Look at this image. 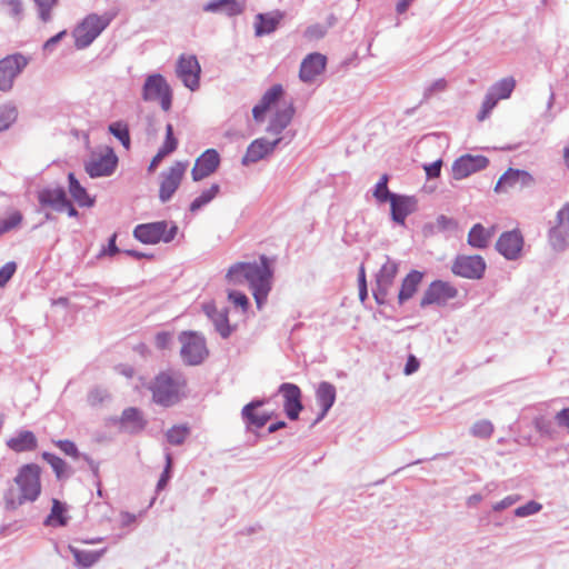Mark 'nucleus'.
<instances>
[{
    "instance_id": "f257e3e1",
    "label": "nucleus",
    "mask_w": 569,
    "mask_h": 569,
    "mask_svg": "<svg viewBox=\"0 0 569 569\" xmlns=\"http://www.w3.org/2000/svg\"><path fill=\"white\" fill-rule=\"evenodd\" d=\"M272 277L271 262L264 254H261L258 261L233 263L226 274L228 282L234 286L248 284L258 309L267 301L272 288Z\"/></svg>"
},
{
    "instance_id": "f03ea898",
    "label": "nucleus",
    "mask_w": 569,
    "mask_h": 569,
    "mask_svg": "<svg viewBox=\"0 0 569 569\" xmlns=\"http://www.w3.org/2000/svg\"><path fill=\"white\" fill-rule=\"evenodd\" d=\"M40 475L38 465H23L14 478L18 488L11 487L4 493L6 508L14 510L26 502L36 501L41 492Z\"/></svg>"
},
{
    "instance_id": "7ed1b4c3",
    "label": "nucleus",
    "mask_w": 569,
    "mask_h": 569,
    "mask_svg": "<svg viewBox=\"0 0 569 569\" xmlns=\"http://www.w3.org/2000/svg\"><path fill=\"white\" fill-rule=\"evenodd\" d=\"M186 387L187 378L180 370L161 371L150 385L152 400L161 407H172L182 399Z\"/></svg>"
},
{
    "instance_id": "20e7f679",
    "label": "nucleus",
    "mask_w": 569,
    "mask_h": 569,
    "mask_svg": "<svg viewBox=\"0 0 569 569\" xmlns=\"http://www.w3.org/2000/svg\"><path fill=\"white\" fill-rule=\"evenodd\" d=\"M141 99L144 102H158L164 112L172 107L173 91L161 73L148 74L141 88Z\"/></svg>"
},
{
    "instance_id": "39448f33",
    "label": "nucleus",
    "mask_w": 569,
    "mask_h": 569,
    "mask_svg": "<svg viewBox=\"0 0 569 569\" xmlns=\"http://www.w3.org/2000/svg\"><path fill=\"white\" fill-rule=\"evenodd\" d=\"M177 233L178 226L166 220L141 223L133 229V237L144 244L169 243Z\"/></svg>"
},
{
    "instance_id": "423d86ee",
    "label": "nucleus",
    "mask_w": 569,
    "mask_h": 569,
    "mask_svg": "<svg viewBox=\"0 0 569 569\" xmlns=\"http://www.w3.org/2000/svg\"><path fill=\"white\" fill-rule=\"evenodd\" d=\"M181 343L180 357L187 366H199L209 356L206 339L196 331H182L178 337Z\"/></svg>"
},
{
    "instance_id": "0eeeda50",
    "label": "nucleus",
    "mask_w": 569,
    "mask_h": 569,
    "mask_svg": "<svg viewBox=\"0 0 569 569\" xmlns=\"http://www.w3.org/2000/svg\"><path fill=\"white\" fill-rule=\"evenodd\" d=\"M30 58L22 53L8 54L0 60V91L10 92L16 79L29 64Z\"/></svg>"
},
{
    "instance_id": "6e6552de",
    "label": "nucleus",
    "mask_w": 569,
    "mask_h": 569,
    "mask_svg": "<svg viewBox=\"0 0 569 569\" xmlns=\"http://www.w3.org/2000/svg\"><path fill=\"white\" fill-rule=\"evenodd\" d=\"M398 273V262L387 257L386 262L381 266L376 274V284L372 289L375 300L378 305H386Z\"/></svg>"
},
{
    "instance_id": "1a4fd4ad",
    "label": "nucleus",
    "mask_w": 569,
    "mask_h": 569,
    "mask_svg": "<svg viewBox=\"0 0 569 569\" xmlns=\"http://www.w3.org/2000/svg\"><path fill=\"white\" fill-rule=\"evenodd\" d=\"M118 157L113 149L106 147L101 152H93L84 163V170L91 178L108 177L113 173Z\"/></svg>"
},
{
    "instance_id": "9d476101",
    "label": "nucleus",
    "mask_w": 569,
    "mask_h": 569,
    "mask_svg": "<svg viewBox=\"0 0 569 569\" xmlns=\"http://www.w3.org/2000/svg\"><path fill=\"white\" fill-rule=\"evenodd\" d=\"M549 229V242L553 250L565 251L569 234V202H566L557 212Z\"/></svg>"
},
{
    "instance_id": "9b49d317",
    "label": "nucleus",
    "mask_w": 569,
    "mask_h": 569,
    "mask_svg": "<svg viewBox=\"0 0 569 569\" xmlns=\"http://www.w3.org/2000/svg\"><path fill=\"white\" fill-rule=\"evenodd\" d=\"M458 290L451 283L435 280L425 290L420 300V307L426 308L431 305L445 306L449 300L455 299Z\"/></svg>"
},
{
    "instance_id": "f8f14e48",
    "label": "nucleus",
    "mask_w": 569,
    "mask_h": 569,
    "mask_svg": "<svg viewBox=\"0 0 569 569\" xmlns=\"http://www.w3.org/2000/svg\"><path fill=\"white\" fill-rule=\"evenodd\" d=\"M489 160L481 154L466 153L457 158L451 166V174L455 180H462L488 167Z\"/></svg>"
},
{
    "instance_id": "ddd939ff",
    "label": "nucleus",
    "mask_w": 569,
    "mask_h": 569,
    "mask_svg": "<svg viewBox=\"0 0 569 569\" xmlns=\"http://www.w3.org/2000/svg\"><path fill=\"white\" fill-rule=\"evenodd\" d=\"M186 169L187 163L177 161L167 171L161 172L159 199L162 203L168 202L172 198L181 183Z\"/></svg>"
},
{
    "instance_id": "4468645a",
    "label": "nucleus",
    "mask_w": 569,
    "mask_h": 569,
    "mask_svg": "<svg viewBox=\"0 0 569 569\" xmlns=\"http://www.w3.org/2000/svg\"><path fill=\"white\" fill-rule=\"evenodd\" d=\"M451 270L466 279H480L486 271V261L481 256H458Z\"/></svg>"
},
{
    "instance_id": "2eb2a0df",
    "label": "nucleus",
    "mask_w": 569,
    "mask_h": 569,
    "mask_svg": "<svg viewBox=\"0 0 569 569\" xmlns=\"http://www.w3.org/2000/svg\"><path fill=\"white\" fill-rule=\"evenodd\" d=\"M176 72L188 89L194 91L199 88L201 68L194 56L182 54L178 60Z\"/></svg>"
},
{
    "instance_id": "dca6fc26",
    "label": "nucleus",
    "mask_w": 569,
    "mask_h": 569,
    "mask_svg": "<svg viewBox=\"0 0 569 569\" xmlns=\"http://www.w3.org/2000/svg\"><path fill=\"white\" fill-rule=\"evenodd\" d=\"M116 14L113 11H107L102 14H88L76 28L74 36H100L114 19Z\"/></svg>"
},
{
    "instance_id": "f3484780",
    "label": "nucleus",
    "mask_w": 569,
    "mask_h": 569,
    "mask_svg": "<svg viewBox=\"0 0 569 569\" xmlns=\"http://www.w3.org/2000/svg\"><path fill=\"white\" fill-rule=\"evenodd\" d=\"M389 203L391 220L401 227L406 226L407 217L418 210V199L415 196L398 193Z\"/></svg>"
},
{
    "instance_id": "a211bd4d",
    "label": "nucleus",
    "mask_w": 569,
    "mask_h": 569,
    "mask_svg": "<svg viewBox=\"0 0 569 569\" xmlns=\"http://www.w3.org/2000/svg\"><path fill=\"white\" fill-rule=\"evenodd\" d=\"M282 141V138L278 137L273 140L266 138H258L253 140L247 148L244 156L241 159L242 166H250L263 160L273 152L277 146Z\"/></svg>"
},
{
    "instance_id": "6ab92c4d",
    "label": "nucleus",
    "mask_w": 569,
    "mask_h": 569,
    "mask_svg": "<svg viewBox=\"0 0 569 569\" xmlns=\"http://www.w3.org/2000/svg\"><path fill=\"white\" fill-rule=\"evenodd\" d=\"M278 392L283 397V409L290 420H297L303 409L300 388L291 382H283L279 386Z\"/></svg>"
},
{
    "instance_id": "aec40b11",
    "label": "nucleus",
    "mask_w": 569,
    "mask_h": 569,
    "mask_svg": "<svg viewBox=\"0 0 569 569\" xmlns=\"http://www.w3.org/2000/svg\"><path fill=\"white\" fill-rule=\"evenodd\" d=\"M535 184V178L526 170L509 168L498 180L496 192H506L513 188H528Z\"/></svg>"
},
{
    "instance_id": "412c9836",
    "label": "nucleus",
    "mask_w": 569,
    "mask_h": 569,
    "mask_svg": "<svg viewBox=\"0 0 569 569\" xmlns=\"http://www.w3.org/2000/svg\"><path fill=\"white\" fill-rule=\"evenodd\" d=\"M220 154L216 149H207L196 160L191 170L193 181H201L217 171L220 166Z\"/></svg>"
},
{
    "instance_id": "4be33fe9",
    "label": "nucleus",
    "mask_w": 569,
    "mask_h": 569,
    "mask_svg": "<svg viewBox=\"0 0 569 569\" xmlns=\"http://www.w3.org/2000/svg\"><path fill=\"white\" fill-rule=\"evenodd\" d=\"M523 247V238L518 230L506 231L496 242L497 251L507 260H516Z\"/></svg>"
},
{
    "instance_id": "5701e85b",
    "label": "nucleus",
    "mask_w": 569,
    "mask_h": 569,
    "mask_svg": "<svg viewBox=\"0 0 569 569\" xmlns=\"http://www.w3.org/2000/svg\"><path fill=\"white\" fill-rule=\"evenodd\" d=\"M326 64V56L318 52L309 53L300 64V80L305 83L313 82L316 78L325 71Z\"/></svg>"
},
{
    "instance_id": "b1692460",
    "label": "nucleus",
    "mask_w": 569,
    "mask_h": 569,
    "mask_svg": "<svg viewBox=\"0 0 569 569\" xmlns=\"http://www.w3.org/2000/svg\"><path fill=\"white\" fill-rule=\"evenodd\" d=\"M67 192L62 187L43 188L38 192V201L42 207H50L58 212L64 211Z\"/></svg>"
},
{
    "instance_id": "393cba45",
    "label": "nucleus",
    "mask_w": 569,
    "mask_h": 569,
    "mask_svg": "<svg viewBox=\"0 0 569 569\" xmlns=\"http://www.w3.org/2000/svg\"><path fill=\"white\" fill-rule=\"evenodd\" d=\"M336 387L327 381H321L317 389H316V400L317 403L320 406L321 411L319 412L317 419L315 420L313 425L320 422L328 413V411L331 409L336 401Z\"/></svg>"
},
{
    "instance_id": "a878e982",
    "label": "nucleus",
    "mask_w": 569,
    "mask_h": 569,
    "mask_svg": "<svg viewBox=\"0 0 569 569\" xmlns=\"http://www.w3.org/2000/svg\"><path fill=\"white\" fill-rule=\"evenodd\" d=\"M120 428L131 435L139 433L147 426L142 412L134 407L127 408L122 411L120 417Z\"/></svg>"
},
{
    "instance_id": "bb28decb",
    "label": "nucleus",
    "mask_w": 569,
    "mask_h": 569,
    "mask_svg": "<svg viewBox=\"0 0 569 569\" xmlns=\"http://www.w3.org/2000/svg\"><path fill=\"white\" fill-rule=\"evenodd\" d=\"M244 8V0H211L203 6V10L206 12L224 14L228 17L242 13Z\"/></svg>"
},
{
    "instance_id": "cd10ccee",
    "label": "nucleus",
    "mask_w": 569,
    "mask_h": 569,
    "mask_svg": "<svg viewBox=\"0 0 569 569\" xmlns=\"http://www.w3.org/2000/svg\"><path fill=\"white\" fill-rule=\"evenodd\" d=\"M203 310L208 318L212 321L217 332L221 338L227 339L232 332V328L229 325L227 309L219 310L212 303L204 305Z\"/></svg>"
},
{
    "instance_id": "c85d7f7f",
    "label": "nucleus",
    "mask_w": 569,
    "mask_h": 569,
    "mask_svg": "<svg viewBox=\"0 0 569 569\" xmlns=\"http://www.w3.org/2000/svg\"><path fill=\"white\" fill-rule=\"evenodd\" d=\"M264 405V400H253L249 403H247L242 410L241 416L243 421L246 422L247 429H251L252 427L259 429L267 425V422L270 420L271 415L270 413H261L258 415L254 412V410L261 406Z\"/></svg>"
},
{
    "instance_id": "c756f323",
    "label": "nucleus",
    "mask_w": 569,
    "mask_h": 569,
    "mask_svg": "<svg viewBox=\"0 0 569 569\" xmlns=\"http://www.w3.org/2000/svg\"><path fill=\"white\" fill-rule=\"evenodd\" d=\"M295 114V107L292 103L278 109L269 121L267 132L273 136H279L291 122Z\"/></svg>"
},
{
    "instance_id": "7c9ffc66",
    "label": "nucleus",
    "mask_w": 569,
    "mask_h": 569,
    "mask_svg": "<svg viewBox=\"0 0 569 569\" xmlns=\"http://www.w3.org/2000/svg\"><path fill=\"white\" fill-rule=\"evenodd\" d=\"M423 272L418 270H411L402 280L401 288L398 293V302L399 305H403L406 301L410 300L418 290L422 279Z\"/></svg>"
},
{
    "instance_id": "2f4dec72",
    "label": "nucleus",
    "mask_w": 569,
    "mask_h": 569,
    "mask_svg": "<svg viewBox=\"0 0 569 569\" xmlns=\"http://www.w3.org/2000/svg\"><path fill=\"white\" fill-rule=\"evenodd\" d=\"M282 18L283 14L280 11L257 14L254 21L256 36L274 32Z\"/></svg>"
},
{
    "instance_id": "473e14b6",
    "label": "nucleus",
    "mask_w": 569,
    "mask_h": 569,
    "mask_svg": "<svg viewBox=\"0 0 569 569\" xmlns=\"http://www.w3.org/2000/svg\"><path fill=\"white\" fill-rule=\"evenodd\" d=\"M7 446L16 452L34 450L38 446L37 438L32 431L22 430L7 441Z\"/></svg>"
},
{
    "instance_id": "72a5a7b5",
    "label": "nucleus",
    "mask_w": 569,
    "mask_h": 569,
    "mask_svg": "<svg viewBox=\"0 0 569 569\" xmlns=\"http://www.w3.org/2000/svg\"><path fill=\"white\" fill-rule=\"evenodd\" d=\"M69 193L72 199L80 206L91 208L94 204V199L89 196L87 189L81 186L74 173L68 174Z\"/></svg>"
},
{
    "instance_id": "f704fd0d",
    "label": "nucleus",
    "mask_w": 569,
    "mask_h": 569,
    "mask_svg": "<svg viewBox=\"0 0 569 569\" xmlns=\"http://www.w3.org/2000/svg\"><path fill=\"white\" fill-rule=\"evenodd\" d=\"M178 147V141L173 136V127L171 123L166 126V139L163 144L159 148L157 154L152 158L149 170H153L164 157L172 153Z\"/></svg>"
},
{
    "instance_id": "c9c22d12",
    "label": "nucleus",
    "mask_w": 569,
    "mask_h": 569,
    "mask_svg": "<svg viewBox=\"0 0 569 569\" xmlns=\"http://www.w3.org/2000/svg\"><path fill=\"white\" fill-rule=\"evenodd\" d=\"M69 551L72 553L76 560V566L81 569H87L93 566L102 555L106 552V548L92 551V550H80L73 546L68 547Z\"/></svg>"
},
{
    "instance_id": "e433bc0d",
    "label": "nucleus",
    "mask_w": 569,
    "mask_h": 569,
    "mask_svg": "<svg viewBox=\"0 0 569 569\" xmlns=\"http://www.w3.org/2000/svg\"><path fill=\"white\" fill-rule=\"evenodd\" d=\"M492 232L487 230L481 223H476L468 233V244L476 249L488 247Z\"/></svg>"
},
{
    "instance_id": "4c0bfd02",
    "label": "nucleus",
    "mask_w": 569,
    "mask_h": 569,
    "mask_svg": "<svg viewBox=\"0 0 569 569\" xmlns=\"http://www.w3.org/2000/svg\"><path fill=\"white\" fill-rule=\"evenodd\" d=\"M42 459L50 465V467L52 468L56 477L59 480L60 479L69 478L71 476L70 467L60 457H58V456H56L53 453L44 451V452H42Z\"/></svg>"
},
{
    "instance_id": "58836bf2",
    "label": "nucleus",
    "mask_w": 569,
    "mask_h": 569,
    "mask_svg": "<svg viewBox=\"0 0 569 569\" xmlns=\"http://www.w3.org/2000/svg\"><path fill=\"white\" fill-rule=\"evenodd\" d=\"M66 506L58 499L52 500V508L49 516L44 520L46 526H59L63 527L67 525V517L64 516Z\"/></svg>"
},
{
    "instance_id": "ea45409f",
    "label": "nucleus",
    "mask_w": 569,
    "mask_h": 569,
    "mask_svg": "<svg viewBox=\"0 0 569 569\" xmlns=\"http://www.w3.org/2000/svg\"><path fill=\"white\" fill-rule=\"evenodd\" d=\"M220 186L218 183H213L209 189L203 190L200 196H198L189 207V210L194 213L199 211L201 208L210 203L219 193Z\"/></svg>"
},
{
    "instance_id": "a19ab883",
    "label": "nucleus",
    "mask_w": 569,
    "mask_h": 569,
    "mask_svg": "<svg viewBox=\"0 0 569 569\" xmlns=\"http://www.w3.org/2000/svg\"><path fill=\"white\" fill-rule=\"evenodd\" d=\"M457 227H458V222L455 219L447 217L445 214H440L437 217V219L433 223L426 224L423 230L426 233L427 232L435 233V232H443V231L455 230V229H457Z\"/></svg>"
},
{
    "instance_id": "79ce46f5",
    "label": "nucleus",
    "mask_w": 569,
    "mask_h": 569,
    "mask_svg": "<svg viewBox=\"0 0 569 569\" xmlns=\"http://www.w3.org/2000/svg\"><path fill=\"white\" fill-rule=\"evenodd\" d=\"M389 176L382 174L373 189V197L379 203L390 202L393 196L398 193L391 192L388 188Z\"/></svg>"
},
{
    "instance_id": "37998d69",
    "label": "nucleus",
    "mask_w": 569,
    "mask_h": 569,
    "mask_svg": "<svg viewBox=\"0 0 569 569\" xmlns=\"http://www.w3.org/2000/svg\"><path fill=\"white\" fill-rule=\"evenodd\" d=\"M516 87V80L512 77L503 78L493 83L489 90L500 100L508 99Z\"/></svg>"
},
{
    "instance_id": "c03bdc74",
    "label": "nucleus",
    "mask_w": 569,
    "mask_h": 569,
    "mask_svg": "<svg viewBox=\"0 0 569 569\" xmlns=\"http://www.w3.org/2000/svg\"><path fill=\"white\" fill-rule=\"evenodd\" d=\"M109 132L117 138L121 144L129 150L131 140H130V132L129 127L123 121H116L109 124Z\"/></svg>"
},
{
    "instance_id": "a18cd8bd",
    "label": "nucleus",
    "mask_w": 569,
    "mask_h": 569,
    "mask_svg": "<svg viewBox=\"0 0 569 569\" xmlns=\"http://www.w3.org/2000/svg\"><path fill=\"white\" fill-rule=\"evenodd\" d=\"M189 435L190 428L187 425H177L166 432V438L170 445L181 446Z\"/></svg>"
},
{
    "instance_id": "49530a36",
    "label": "nucleus",
    "mask_w": 569,
    "mask_h": 569,
    "mask_svg": "<svg viewBox=\"0 0 569 569\" xmlns=\"http://www.w3.org/2000/svg\"><path fill=\"white\" fill-rule=\"evenodd\" d=\"M18 118V109L11 103L0 106V132L9 129Z\"/></svg>"
},
{
    "instance_id": "de8ad7c7",
    "label": "nucleus",
    "mask_w": 569,
    "mask_h": 569,
    "mask_svg": "<svg viewBox=\"0 0 569 569\" xmlns=\"http://www.w3.org/2000/svg\"><path fill=\"white\" fill-rule=\"evenodd\" d=\"M493 425L487 419L476 421L471 428L470 433L480 439H488L493 433Z\"/></svg>"
},
{
    "instance_id": "09e8293b",
    "label": "nucleus",
    "mask_w": 569,
    "mask_h": 569,
    "mask_svg": "<svg viewBox=\"0 0 569 569\" xmlns=\"http://www.w3.org/2000/svg\"><path fill=\"white\" fill-rule=\"evenodd\" d=\"M447 80L445 78H440L428 84L422 94V100L420 101V104L427 102L429 99H431L433 96L443 92L447 89Z\"/></svg>"
},
{
    "instance_id": "8fccbe9b",
    "label": "nucleus",
    "mask_w": 569,
    "mask_h": 569,
    "mask_svg": "<svg viewBox=\"0 0 569 569\" xmlns=\"http://www.w3.org/2000/svg\"><path fill=\"white\" fill-rule=\"evenodd\" d=\"M499 100L500 99L488 89L482 101L481 110L477 116L478 120L483 121L492 111V109L497 106Z\"/></svg>"
},
{
    "instance_id": "3c124183",
    "label": "nucleus",
    "mask_w": 569,
    "mask_h": 569,
    "mask_svg": "<svg viewBox=\"0 0 569 569\" xmlns=\"http://www.w3.org/2000/svg\"><path fill=\"white\" fill-rule=\"evenodd\" d=\"M22 222V214L13 211L8 218L0 219V237L16 229Z\"/></svg>"
},
{
    "instance_id": "603ef678",
    "label": "nucleus",
    "mask_w": 569,
    "mask_h": 569,
    "mask_svg": "<svg viewBox=\"0 0 569 569\" xmlns=\"http://www.w3.org/2000/svg\"><path fill=\"white\" fill-rule=\"evenodd\" d=\"M282 93V87L280 84H274L264 92L259 102L267 109H269L274 102H277L280 99Z\"/></svg>"
},
{
    "instance_id": "864d4df0",
    "label": "nucleus",
    "mask_w": 569,
    "mask_h": 569,
    "mask_svg": "<svg viewBox=\"0 0 569 569\" xmlns=\"http://www.w3.org/2000/svg\"><path fill=\"white\" fill-rule=\"evenodd\" d=\"M38 11L39 18L43 22H48L51 20V10L58 4L59 0H34Z\"/></svg>"
},
{
    "instance_id": "5fc2aeb1",
    "label": "nucleus",
    "mask_w": 569,
    "mask_h": 569,
    "mask_svg": "<svg viewBox=\"0 0 569 569\" xmlns=\"http://www.w3.org/2000/svg\"><path fill=\"white\" fill-rule=\"evenodd\" d=\"M164 459H166V466L160 476V479L158 480L157 491H161L162 489H164V487L167 486L168 481L171 478V469H172L173 460H172L171 453L168 450H166V452H164Z\"/></svg>"
},
{
    "instance_id": "6e6d98bb",
    "label": "nucleus",
    "mask_w": 569,
    "mask_h": 569,
    "mask_svg": "<svg viewBox=\"0 0 569 569\" xmlns=\"http://www.w3.org/2000/svg\"><path fill=\"white\" fill-rule=\"evenodd\" d=\"M54 445L66 455L72 457L73 459H79L83 453H80L76 443L71 440H57Z\"/></svg>"
},
{
    "instance_id": "4d7b16f0",
    "label": "nucleus",
    "mask_w": 569,
    "mask_h": 569,
    "mask_svg": "<svg viewBox=\"0 0 569 569\" xmlns=\"http://www.w3.org/2000/svg\"><path fill=\"white\" fill-rule=\"evenodd\" d=\"M535 428L541 433L549 437H553L555 423L552 420L546 417H537L533 421Z\"/></svg>"
},
{
    "instance_id": "13d9d810",
    "label": "nucleus",
    "mask_w": 569,
    "mask_h": 569,
    "mask_svg": "<svg viewBox=\"0 0 569 569\" xmlns=\"http://www.w3.org/2000/svg\"><path fill=\"white\" fill-rule=\"evenodd\" d=\"M541 508L542 507L540 503L531 500V501L527 502L526 505L516 508L515 516L519 517V518L529 517L535 513H538L541 510Z\"/></svg>"
},
{
    "instance_id": "bf43d9fd",
    "label": "nucleus",
    "mask_w": 569,
    "mask_h": 569,
    "mask_svg": "<svg viewBox=\"0 0 569 569\" xmlns=\"http://www.w3.org/2000/svg\"><path fill=\"white\" fill-rule=\"evenodd\" d=\"M17 264L13 261L7 262L0 268V287H4L13 277Z\"/></svg>"
},
{
    "instance_id": "052dcab7",
    "label": "nucleus",
    "mask_w": 569,
    "mask_h": 569,
    "mask_svg": "<svg viewBox=\"0 0 569 569\" xmlns=\"http://www.w3.org/2000/svg\"><path fill=\"white\" fill-rule=\"evenodd\" d=\"M109 398V393L107 390L101 388H94L88 393V402L90 406L101 405L104 400Z\"/></svg>"
},
{
    "instance_id": "680f3d73",
    "label": "nucleus",
    "mask_w": 569,
    "mask_h": 569,
    "mask_svg": "<svg viewBox=\"0 0 569 569\" xmlns=\"http://www.w3.org/2000/svg\"><path fill=\"white\" fill-rule=\"evenodd\" d=\"M228 298L234 306L240 307L243 311L248 309L249 299L244 293L232 290L229 292Z\"/></svg>"
},
{
    "instance_id": "e2e57ef3",
    "label": "nucleus",
    "mask_w": 569,
    "mask_h": 569,
    "mask_svg": "<svg viewBox=\"0 0 569 569\" xmlns=\"http://www.w3.org/2000/svg\"><path fill=\"white\" fill-rule=\"evenodd\" d=\"M172 342V333L168 331H161L156 335L154 343L160 350L168 349Z\"/></svg>"
},
{
    "instance_id": "0e129e2a",
    "label": "nucleus",
    "mask_w": 569,
    "mask_h": 569,
    "mask_svg": "<svg viewBox=\"0 0 569 569\" xmlns=\"http://www.w3.org/2000/svg\"><path fill=\"white\" fill-rule=\"evenodd\" d=\"M358 286H359V298L361 301H365L368 297L367 289V280H366V271L363 264L360 266L359 276H358Z\"/></svg>"
},
{
    "instance_id": "69168bd1",
    "label": "nucleus",
    "mask_w": 569,
    "mask_h": 569,
    "mask_svg": "<svg viewBox=\"0 0 569 569\" xmlns=\"http://www.w3.org/2000/svg\"><path fill=\"white\" fill-rule=\"evenodd\" d=\"M442 160H436L432 163L426 164L423 168L428 179L438 178L441 172Z\"/></svg>"
},
{
    "instance_id": "338daca9",
    "label": "nucleus",
    "mask_w": 569,
    "mask_h": 569,
    "mask_svg": "<svg viewBox=\"0 0 569 569\" xmlns=\"http://www.w3.org/2000/svg\"><path fill=\"white\" fill-rule=\"evenodd\" d=\"M518 500H519V496H517V495L507 496L501 501L495 503L492 506V509L495 511H502V510L511 507L512 505H515Z\"/></svg>"
},
{
    "instance_id": "774afa93",
    "label": "nucleus",
    "mask_w": 569,
    "mask_h": 569,
    "mask_svg": "<svg viewBox=\"0 0 569 569\" xmlns=\"http://www.w3.org/2000/svg\"><path fill=\"white\" fill-rule=\"evenodd\" d=\"M4 4L12 16H19L22 12L21 0H4Z\"/></svg>"
}]
</instances>
